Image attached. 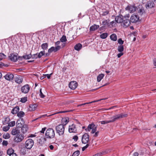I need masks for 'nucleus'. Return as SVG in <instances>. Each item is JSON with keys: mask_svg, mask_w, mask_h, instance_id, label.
<instances>
[{"mask_svg": "<svg viewBox=\"0 0 156 156\" xmlns=\"http://www.w3.org/2000/svg\"><path fill=\"white\" fill-rule=\"evenodd\" d=\"M127 115L126 114L123 113H121L118 114L113 116L110 118L111 120H105L106 124L109 123L110 122H113L115 121L119 120L120 119L126 117Z\"/></svg>", "mask_w": 156, "mask_h": 156, "instance_id": "f257e3e1", "label": "nucleus"}, {"mask_svg": "<svg viewBox=\"0 0 156 156\" xmlns=\"http://www.w3.org/2000/svg\"><path fill=\"white\" fill-rule=\"evenodd\" d=\"M45 135L48 138L51 139L53 138L55 136V133L52 128H49L46 132Z\"/></svg>", "mask_w": 156, "mask_h": 156, "instance_id": "f03ea898", "label": "nucleus"}, {"mask_svg": "<svg viewBox=\"0 0 156 156\" xmlns=\"http://www.w3.org/2000/svg\"><path fill=\"white\" fill-rule=\"evenodd\" d=\"M56 129L57 133L60 136L62 135L63 134L65 131L64 125L62 124L58 125L56 127Z\"/></svg>", "mask_w": 156, "mask_h": 156, "instance_id": "7ed1b4c3", "label": "nucleus"}, {"mask_svg": "<svg viewBox=\"0 0 156 156\" xmlns=\"http://www.w3.org/2000/svg\"><path fill=\"white\" fill-rule=\"evenodd\" d=\"M129 17L130 15L129 14H126L124 16V19L122 22H123L124 26L126 27L129 26L130 24V20L129 19Z\"/></svg>", "mask_w": 156, "mask_h": 156, "instance_id": "20e7f679", "label": "nucleus"}, {"mask_svg": "<svg viewBox=\"0 0 156 156\" xmlns=\"http://www.w3.org/2000/svg\"><path fill=\"white\" fill-rule=\"evenodd\" d=\"M97 128V126H96L94 123H92L88 126L87 129H86V131H90L92 129L91 133L93 134L96 132Z\"/></svg>", "mask_w": 156, "mask_h": 156, "instance_id": "39448f33", "label": "nucleus"}, {"mask_svg": "<svg viewBox=\"0 0 156 156\" xmlns=\"http://www.w3.org/2000/svg\"><path fill=\"white\" fill-rule=\"evenodd\" d=\"M24 137V136L23 134L20 133L14 137V141L15 142L18 143L22 141Z\"/></svg>", "mask_w": 156, "mask_h": 156, "instance_id": "423d86ee", "label": "nucleus"}, {"mask_svg": "<svg viewBox=\"0 0 156 156\" xmlns=\"http://www.w3.org/2000/svg\"><path fill=\"white\" fill-rule=\"evenodd\" d=\"M137 12L138 15L141 16H145L146 12L143 7L142 5H139L137 8Z\"/></svg>", "mask_w": 156, "mask_h": 156, "instance_id": "0eeeda50", "label": "nucleus"}, {"mask_svg": "<svg viewBox=\"0 0 156 156\" xmlns=\"http://www.w3.org/2000/svg\"><path fill=\"white\" fill-rule=\"evenodd\" d=\"M34 144L33 140L31 139L27 140L25 143V146L27 149H31Z\"/></svg>", "mask_w": 156, "mask_h": 156, "instance_id": "6e6552de", "label": "nucleus"}, {"mask_svg": "<svg viewBox=\"0 0 156 156\" xmlns=\"http://www.w3.org/2000/svg\"><path fill=\"white\" fill-rule=\"evenodd\" d=\"M30 90V87L28 84H26L21 88V91L22 93L23 94H27L28 93Z\"/></svg>", "mask_w": 156, "mask_h": 156, "instance_id": "1a4fd4ad", "label": "nucleus"}, {"mask_svg": "<svg viewBox=\"0 0 156 156\" xmlns=\"http://www.w3.org/2000/svg\"><path fill=\"white\" fill-rule=\"evenodd\" d=\"M9 58L11 60L14 62L16 61L18 59L20 60H21L22 59V57H18L17 55L14 54L13 53L11 54L9 56Z\"/></svg>", "mask_w": 156, "mask_h": 156, "instance_id": "9d476101", "label": "nucleus"}, {"mask_svg": "<svg viewBox=\"0 0 156 156\" xmlns=\"http://www.w3.org/2000/svg\"><path fill=\"white\" fill-rule=\"evenodd\" d=\"M89 136L87 133H85L82 138V141L83 143L87 144L89 141Z\"/></svg>", "mask_w": 156, "mask_h": 156, "instance_id": "9b49d317", "label": "nucleus"}, {"mask_svg": "<svg viewBox=\"0 0 156 156\" xmlns=\"http://www.w3.org/2000/svg\"><path fill=\"white\" fill-rule=\"evenodd\" d=\"M69 131L70 133H76L77 131L76 125L74 124L69 126Z\"/></svg>", "mask_w": 156, "mask_h": 156, "instance_id": "f8f14e48", "label": "nucleus"}, {"mask_svg": "<svg viewBox=\"0 0 156 156\" xmlns=\"http://www.w3.org/2000/svg\"><path fill=\"white\" fill-rule=\"evenodd\" d=\"M126 10L129 11L131 13L134 12L137 9L136 7L133 5H128L126 8Z\"/></svg>", "mask_w": 156, "mask_h": 156, "instance_id": "ddd939ff", "label": "nucleus"}, {"mask_svg": "<svg viewBox=\"0 0 156 156\" xmlns=\"http://www.w3.org/2000/svg\"><path fill=\"white\" fill-rule=\"evenodd\" d=\"M24 124V122L22 118L20 119L16 122V125L17 127L21 128Z\"/></svg>", "mask_w": 156, "mask_h": 156, "instance_id": "4468645a", "label": "nucleus"}, {"mask_svg": "<svg viewBox=\"0 0 156 156\" xmlns=\"http://www.w3.org/2000/svg\"><path fill=\"white\" fill-rule=\"evenodd\" d=\"M139 18L137 15L133 14L130 17V21L132 23H136L138 20Z\"/></svg>", "mask_w": 156, "mask_h": 156, "instance_id": "2eb2a0df", "label": "nucleus"}, {"mask_svg": "<svg viewBox=\"0 0 156 156\" xmlns=\"http://www.w3.org/2000/svg\"><path fill=\"white\" fill-rule=\"evenodd\" d=\"M14 76L12 74L9 73L5 76L4 77L6 80L10 81L13 80Z\"/></svg>", "mask_w": 156, "mask_h": 156, "instance_id": "dca6fc26", "label": "nucleus"}, {"mask_svg": "<svg viewBox=\"0 0 156 156\" xmlns=\"http://www.w3.org/2000/svg\"><path fill=\"white\" fill-rule=\"evenodd\" d=\"M77 84L75 81H72L69 84V87L72 90L75 89L77 87Z\"/></svg>", "mask_w": 156, "mask_h": 156, "instance_id": "f3484780", "label": "nucleus"}, {"mask_svg": "<svg viewBox=\"0 0 156 156\" xmlns=\"http://www.w3.org/2000/svg\"><path fill=\"white\" fill-rule=\"evenodd\" d=\"M70 111H60V112H56L55 114H52V115H49V116H48L47 115V114H45V115H43L41 116H40V117H39L38 118H37L34 119L33 121H36V120H37L39 119H40V118H42L43 117H45V116H51V115H55V114H58V113H65V112H70Z\"/></svg>", "mask_w": 156, "mask_h": 156, "instance_id": "a211bd4d", "label": "nucleus"}, {"mask_svg": "<svg viewBox=\"0 0 156 156\" xmlns=\"http://www.w3.org/2000/svg\"><path fill=\"white\" fill-rule=\"evenodd\" d=\"M70 111H60V112H56L55 114H52V115H49V116H48L47 115V114H45V115H43L41 116H40V117H39L38 118H37L34 119L33 121H36V120H37L39 119H40V118H42L43 117H45V116H51V115H55V114H58V113H65V112H70Z\"/></svg>", "mask_w": 156, "mask_h": 156, "instance_id": "6ab92c4d", "label": "nucleus"}, {"mask_svg": "<svg viewBox=\"0 0 156 156\" xmlns=\"http://www.w3.org/2000/svg\"><path fill=\"white\" fill-rule=\"evenodd\" d=\"M124 19V17L122 15H119L115 18V21L117 23H121L122 22Z\"/></svg>", "mask_w": 156, "mask_h": 156, "instance_id": "aec40b11", "label": "nucleus"}, {"mask_svg": "<svg viewBox=\"0 0 156 156\" xmlns=\"http://www.w3.org/2000/svg\"><path fill=\"white\" fill-rule=\"evenodd\" d=\"M15 81L17 83L20 84L23 82V77L20 76L18 75L15 78Z\"/></svg>", "mask_w": 156, "mask_h": 156, "instance_id": "412c9836", "label": "nucleus"}, {"mask_svg": "<svg viewBox=\"0 0 156 156\" xmlns=\"http://www.w3.org/2000/svg\"><path fill=\"white\" fill-rule=\"evenodd\" d=\"M155 4L152 1H148L146 5V7L147 8H151L154 7Z\"/></svg>", "mask_w": 156, "mask_h": 156, "instance_id": "4be33fe9", "label": "nucleus"}, {"mask_svg": "<svg viewBox=\"0 0 156 156\" xmlns=\"http://www.w3.org/2000/svg\"><path fill=\"white\" fill-rule=\"evenodd\" d=\"M21 131L22 133H26L28 129L27 125L26 124H24L21 127Z\"/></svg>", "mask_w": 156, "mask_h": 156, "instance_id": "5701e85b", "label": "nucleus"}, {"mask_svg": "<svg viewBox=\"0 0 156 156\" xmlns=\"http://www.w3.org/2000/svg\"><path fill=\"white\" fill-rule=\"evenodd\" d=\"M20 133V131L17 128H13L12 130L11 134L13 135H18Z\"/></svg>", "mask_w": 156, "mask_h": 156, "instance_id": "b1692460", "label": "nucleus"}, {"mask_svg": "<svg viewBox=\"0 0 156 156\" xmlns=\"http://www.w3.org/2000/svg\"><path fill=\"white\" fill-rule=\"evenodd\" d=\"M37 107V105L36 104L30 105L28 108L29 110L30 111H35Z\"/></svg>", "mask_w": 156, "mask_h": 156, "instance_id": "393cba45", "label": "nucleus"}, {"mask_svg": "<svg viewBox=\"0 0 156 156\" xmlns=\"http://www.w3.org/2000/svg\"><path fill=\"white\" fill-rule=\"evenodd\" d=\"M19 107L18 106H16L12 109L11 113L13 114L17 113L19 111Z\"/></svg>", "mask_w": 156, "mask_h": 156, "instance_id": "a878e982", "label": "nucleus"}, {"mask_svg": "<svg viewBox=\"0 0 156 156\" xmlns=\"http://www.w3.org/2000/svg\"><path fill=\"white\" fill-rule=\"evenodd\" d=\"M46 140V139L45 138L41 137L38 140V142L40 145H42L44 144Z\"/></svg>", "mask_w": 156, "mask_h": 156, "instance_id": "bb28decb", "label": "nucleus"}, {"mask_svg": "<svg viewBox=\"0 0 156 156\" xmlns=\"http://www.w3.org/2000/svg\"><path fill=\"white\" fill-rule=\"evenodd\" d=\"M82 47V45L80 43H78L75 45L74 49L76 51H79L81 49Z\"/></svg>", "mask_w": 156, "mask_h": 156, "instance_id": "cd10ccee", "label": "nucleus"}, {"mask_svg": "<svg viewBox=\"0 0 156 156\" xmlns=\"http://www.w3.org/2000/svg\"><path fill=\"white\" fill-rule=\"evenodd\" d=\"M99 26L96 24H94L90 27V31H94L96 30L99 27Z\"/></svg>", "mask_w": 156, "mask_h": 156, "instance_id": "c85d7f7f", "label": "nucleus"}, {"mask_svg": "<svg viewBox=\"0 0 156 156\" xmlns=\"http://www.w3.org/2000/svg\"><path fill=\"white\" fill-rule=\"evenodd\" d=\"M110 38L112 40L115 41L117 39V37L115 34H113L110 35Z\"/></svg>", "mask_w": 156, "mask_h": 156, "instance_id": "c756f323", "label": "nucleus"}, {"mask_svg": "<svg viewBox=\"0 0 156 156\" xmlns=\"http://www.w3.org/2000/svg\"><path fill=\"white\" fill-rule=\"evenodd\" d=\"M104 76V74L102 73L99 75L97 77V80L98 82H99L102 80Z\"/></svg>", "mask_w": 156, "mask_h": 156, "instance_id": "7c9ffc66", "label": "nucleus"}, {"mask_svg": "<svg viewBox=\"0 0 156 156\" xmlns=\"http://www.w3.org/2000/svg\"><path fill=\"white\" fill-rule=\"evenodd\" d=\"M10 120V119L9 117H6L4 119V121H2L3 124V125H5L8 123Z\"/></svg>", "mask_w": 156, "mask_h": 156, "instance_id": "2f4dec72", "label": "nucleus"}, {"mask_svg": "<svg viewBox=\"0 0 156 156\" xmlns=\"http://www.w3.org/2000/svg\"><path fill=\"white\" fill-rule=\"evenodd\" d=\"M48 44L47 43L43 44L41 45L42 48L44 50H47L48 49Z\"/></svg>", "mask_w": 156, "mask_h": 156, "instance_id": "473e14b6", "label": "nucleus"}, {"mask_svg": "<svg viewBox=\"0 0 156 156\" xmlns=\"http://www.w3.org/2000/svg\"><path fill=\"white\" fill-rule=\"evenodd\" d=\"M32 57V55L31 54H30L28 55H24L22 57V58H23L24 59H29L31 58Z\"/></svg>", "mask_w": 156, "mask_h": 156, "instance_id": "72a5a7b5", "label": "nucleus"}, {"mask_svg": "<svg viewBox=\"0 0 156 156\" xmlns=\"http://www.w3.org/2000/svg\"><path fill=\"white\" fill-rule=\"evenodd\" d=\"M14 150L12 148H9L7 151V154L9 155V156L14 153Z\"/></svg>", "mask_w": 156, "mask_h": 156, "instance_id": "f704fd0d", "label": "nucleus"}, {"mask_svg": "<svg viewBox=\"0 0 156 156\" xmlns=\"http://www.w3.org/2000/svg\"><path fill=\"white\" fill-rule=\"evenodd\" d=\"M24 115V112L22 111H20L17 113V116L20 118L23 117Z\"/></svg>", "mask_w": 156, "mask_h": 156, "instance_id": "c9c22d12", "label": "nucleus"}, {"mask_svg": "<svg viewBox=\"0 0 156 156\" xmlns=\"http://www.w3.org/2000/svg\"><path fill=\"white\" fill-rule=\"evenodd\" d=\"M117 50L119 52H122L124 50L123 46L122 45L119 46Z\"/></svg>", "mask_w": 156, "mask_h": 156, "instance_id": "e433bc0d", "label": "nucleus"}, {"mask_svg": "<svg viewBox=\"0 0 156 156\" xmlns=\"http://www.w3.org/2000/svg\"><path fill=\"white\" fill-rule=\"evenodd\" d=\"M69 118H65L63 119L62 121L63 123V125H66L67 123L69 122Z\"/></svg>", "mask_w": 156, "mask_h": 156, "instance_id": "4c0bfd02", "label": "nucleus"}, {"mask_svg": "<svg viewBox=\"0 0 156 156\" xmlns=\"http://www.w3.org/2000/svg\"><path fill=\"white\" fill-rule=\"evenodd\" d=\"M108 36V34L107 33H103L100 35V37L103 39L106 38Z\"/></svg>", "mask_w": 156, "mask_h": 156, "instance_id": "58836bf2", "label": "nucleus"}, {"mask_svg": "<svg viewBox=\"0 0 156 156\" xmlns=\"http://www.w3.org/2000/svg\"><path fill=\"white\" fill-rule=\"evenodd\" d=\"M45 54L44 51H41L38 54H37V56L38 58H40L43 55H44Z\"/></svg>", "mask_w": 156, "mask_h": 156, "instance_id": "ea45409f", "label": "nucleus"}, {"mask_svg": "<svg viewBox=\"0 0 156 156\" xmlns=\"http://www.w3.org/2000/svg\"><path fill=\"white\" fill-rule=\"evenodd\" d=\"M60 41L62 42H64L67 41L66 37L65 35H63L62 37L60 39Z\"/></svg>", "mask_w": 156, "mask_h": 156, "instance_id": "a19ab883", "label": "nucleus"}, {"mask_svg": "<svg viewBox=\"0 0 156 156\" xmlns=\"http://www.w3.org/2000/svg\"><path fill=\"white\" fill-rule=\"evenodd\" d=\"M80 151L79 150L75 151L73 154L72 156H78L80 154Z\"/></svg>", "mask_w": 156, "mask_h": 156, "instance_id": "79ce46f5", "label": "nucleus"}, {"mask_svg": "<svg viewBox=\"0 0 156 156\" xmlns=\"http://www.w3.org/2000/svg\"><path fill=\"white\" fill-rule=\"evenodd\" d=\"M10 137V135L9 133H6L3 135V137L5 139H8Z\"/></svg>", "mask_w": 156, "mask_h": 156, "instance_id": "37998d69", "label": "nucleus"}, {"mask_svg": "<svg viewBox=\"0 0 156 156\" xmlns=\"http://www.w3.org/2000/svg\"><path fill=\"white\" fill-rule=\"evenodd\" d=\"M15 121H12L10 122L8 124L9 126V127H12L15 126Z\"/></svg>", "mask_w": 156, "mask_h": 156, "instance_id": "c03bdc74", "label": "nucleus"}, {"mask_svg": "<svg viewBox=\"0 0 156 156\" xmlns=\"http://www.w3.org/2000/svg\"><path fill=\"white\" fill-rule=\"evenodd\" d=\"M6 57V55L3 53H0V61L2 59L5 58Z\"/></svg>", "mask_w": 156, "mask_h": 156, "instance_id": "a18cd8bd", "label": "nucleus"}, {"mask_svg": "<svg viewBox=\"0 0 156 156\" xmlns=\"http://www.w3.org/2000/svg\"><path fill=\"white\" fill-rule=\"evenodd\" d=\"M9 129V126H4L3 128V130L4 131H7Z\"/></svg>", "mask_w": 156, "mask_h": 156, "instance_id": "49530a36", "label": "nucleus"}, {"mask_svg": "<svg viewBox=\"0 0 156 156\" xmlns=\"http://www.w3.org/2000/svg\"><path fill=\"white\" fill-rule=\"evenodd\" d=\"M94 103L93 101H91V102H87V103H83V104L78 105H77V107H79L81 106H83V105H86V104H91V103Z\"/></svg>", "mask_w": 156, "mask_h": 156, "instance_id": "de8ad7c7", "label": "nucleus"}, {"mask_svg": "<svg viewBox=\"0 0 156 156\" xmlns=\"http://www.w3.org/2000/svg\"><path fill=\"white\" fill-rule=\"evenodd\" d=\"M109 20H105L103 21L102 22V24L104 26L108 25V23Z\"/></svg>", "mask_w": 156, "mask_h": 156, "instance_id": "09e8293b", "label": "nucleus"}, {"mask_svg": "<svg viewBox=\"0 0 156 156\" xmlns=\"http://www.w3.org/2000/svg\"><path fill=\"white\" fill-rule=\"evenodd\" d=\"M27 101V97H24L21 98L20 101L23 103H25Z\"/></svg>", "mask_w": 156, "mask_h": 156, "instance_id": "8fccbe9b", "label": "nucleus"}, {"mask_svg": "<svg viewBox=\"0 0 156 156\" xmlns=\"http://www.w3.org/2000/svg\"><path fill=\"white\" fill-rule=\"evenodd\" d=\"M48 51L49 53H51L52 51L55 52L54 47H51L48 50Z\"/></svg>", "mask_w": 156, "mask_h": 156, "instance_id": "3c124183", "label": "nucleus"}, {"mask_svg": "<svg viewBox=\"0 0 156 156\" xmlns=\"http://www.w3.org/2000/svg\"><path fill=\"white\" fill-rule=\"evenodd\" d=\"M61 48L60 46L57 45L55 47H54L55 52L59 50Z\"/></svg>", "mask_w": 156, "mask_h": 156, "instance_id": "603ef678", "label": "nucleus"}, {"mask_svg": "<svg viewBox=\"0 0 156 156\" xmlns=\"http://www.w3.org/2000/svg\"><path fill=\"white\" fill-rule=\"evenodd\" d=\"M38 57L37 53L34 54L32 55L31 58L33 59H37Z\"/></svg>", "mask_w": 156, "mask_h": 156, "instance_id": "864d4df0", "label": "nucleus"}, {"mask_svg": "<svg viewBox=\"0 0 156 156\" xmlns=\"http://www.w3.org/2000/svg\"><path fill=\"white\" fill-rule=\"evenodd\" d=\"M109 13V11L107 10H105L103 12L102 15L103 16H105L107 15Z\"/></svg>", "mask_w": 156, "mask_h": 156, "instance_id": "5fc2aeb1", "label": "nucleus"}, {"mask_svg": "<svg viewBox=\"0 0 156 156\" xmlns=\"http://www.w3.org/2000/svg\"><path fill=\"white\" fill-rule=\"evenodd\" d=\"M116 106H113L111 107V108H102L101 109V110H102L103 111H104L105 110H110L112 109H113L114 108L116 107Z\"/></svg>", "mask_w": 156, "mask_h": 156, "instance_id": "6e6d98bb", "label": "nucleus"}, {"mask_svg": "<svg viewBox=\"0 0 156 156\" xmlns=\"http://www.w3.org/2000/svg\"><path fill=\"white\" fill-rule=\"evenodd\" d=\"M118 43L119 44L122 45L124 43V41L122 40L121 38H120L118 40Z\"/></svg>", "mask_w": 156, "mask_h": 156, "instance_id": "4d7b16f0", "label": "nucleus"}, {"mask_svg": "<svg viewBox=\"0 0 156 156\" xmlns=\"http://www.w3.org/2000/svg\"><path fill=\"white\" fill-rule=\"evenodd\" d=\"M2 144L3 145H5V146H6L8 145V143L7 141L3 140L2 142Z\"/></svg>", "mask_w": 156, "mask_h": 156, "instance_id": "13d9d810", "label": "nucleus"}, {"mask_svg": "<svg viewBox=\"0 0 156 156\" xmlns=\"http://www.w3.org/2000/svg\"><path fill=\"white\" fill-rule=\"evenodd\" d=\"M89 146V144H87L85 146L83 147L82 148V151H84Z\"/></svg>", "mask_w": 156, "mask_h": 156, "instance_id": "bf43d9fd", "label": "nucleus"}, {"mask_svg": "<svg viewBox=\"0 0 156 156\" xmlns=\"http://www.w3.org/2000/svg\"><path fill=\"white\" fill-rule=\"evenodd\" d=\"M78 139V136H73V139L75 141H76Z\"/></svg>", "mask_w": 156, "mask_h": 156, "instance_id": "052dcab7", "label": "nucleus"}, {"mask_svg": "<svg viewBox=\"0 0 156 156\" xmlns=\"http://www.w3.org/2000/svg\"><path fill=\"white\" fill-rule=\"evenodd\" d=\"M120 53L118 54L117 56L118 58H120L121 56L123 55V53L122 52H120Z\"/></svg>", "mask_w": 156, "mask_h": 156, "instance_id": "680f3d73", "label": "nucleus"}, {"mask_svg": "<svg viewBox=\"0 0 156 156\" xmlns=\"http://www.w3.org/2000/svg\"><path fill=\"white\" fill-rule=\"evenodd\" d=\"M107 99V98H102V99H101L98 100L94 101H93V102H94V103L95 102H97L100 101L101 100H105L106 99Z\"/></svg>", "mask_w": 156, "mask_h": 156, "instance_id": "e2e57ef3", "label": "nucleus"}, {"mask_svg": "<svg viewBox=\"0 0 156 156\" xmlns=\"http://www.w3.org/2000/svg\"><path fill=\"white\" fill-rule=\"evenodd\" d=\"M46 128L45 127L43 128L40 131L41 133H44V131L45 130Z\"/></svg>", "mask_w": 156, "mask_h": 156, "instance_id": "0e129e2a", "label": "nucleus"}, {"mask_svg": "<svg viewBox=\"0 0 156 156\" xmlns=\"http://www.w3.org/2000/svg\"><path fill=\"white\" fill-rule=\"evenodd\" d=\"M115 21H112V22L110 23V24L112 26H114L115 24Z\"/></svg>", "mask_w": 156, "mask_h": 156, "instance_id": "69168bd1", "label": "nucleus"}, {"mask_svg": "<svg viewBox=\"0 0 156 156\" xmlns=\"http://www.w3.org/2000/svg\"><path fill=\"white\" fill-rule=\"evenodd\" d=\"M39 95L40 97L41 98H44L45 97L44 95L43 94V93L40 94Z\"/></svg>", "mask_w": 156, "mask_h": 156, "instance_id": "338daca9", "label": "nucleus"}, {"mask_svg": "<svg viewBox=\"0 0 156 156\" xmlns=\"http://www.w3.org/2000/svg\"><path fill=\"white\" fill-rule=\"evenodd\" d=\"M99 132L98 131L95 133L94 135V136L95 137H97V136L99 134Z\"/></svg>", "mask_w": 156, "mask_h": 156, "instance_id": "774afa93", "label": "nucleus"}]
</instances>
